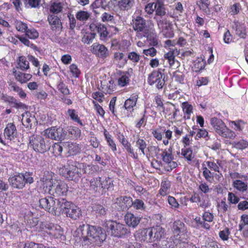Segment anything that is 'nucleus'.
<instances>
[{
	"label": "nucleus",
	"mask_w": 248,
	"mask_h": 248,
	"mask_svg": "<svg viewBox=\"0 0 248 248\" xmlns=\"http://www.w3.org/2000/svg\"><path fill=\"white\" fill-rule=\"evenodd\" d=\"M234 147L237 149L243 150L248 147V142L242 140L234 142Z\"/></svg>",
	"instance_id": "nucleus-62"
},
{
	"label": "nucleus",
	"mask_w": 248,
	"mask_h": 248,
	"mask_svg": "<svg viewBox=\"0 0 248 248\" xmlns=\"http://www.w3.org/2000/svg\"><path fill=\"white\" fill-rule=\"evenodd\" d=\"M76 241H81L83 246H100L106 240L107 234L103 228L97 226L80 225L74 233Z\"/></svg>",
	"instance_id": "nucleus-1"
},
{
	"label": "nucleus",
	"mask_w": 248,
	"mask_h": 248,
	"mask_svg": "<svg viewBox=\"0 0 248 248\" xmlns=\"http://www.w3.org/2000/svg\"><path fill=\"white\" fill-rule=\"evenodd\" d=\"M210 124L215 132L221 137L230 139L235 138V132L229 129L221 119L216 117L212 118Z\"/></svg>",
	"instance_id": "nucleus-4"
},
{
	"label": "nucleus",
	"mask_w": 248,
	"mask_h": 248,
	"mask_svg": "<svg viewBox=\"0 0 248 248\" xmlns=\"http://www.w3.org/2000/svg\"><path fill=\"white\" fill-rule=\"evenodd\" d=\"M143 37H146L147 40L149 41L151 46H156L158 44V38L155 32L148 31L147 35H145Z\"/></svg>",
	"instance_id": "nucleus-45"
},
{
	"label": "nucleus",
	"mask_w": 248,
	"mask_h": 248,
	"mask_svg": "<svg viewBox=\"0 0 248 248\" xmlns=\"http://www.w3.org/2000/svg\"><path fill=\"white\" fill-rule=\"evenodd\" d=\"M230 126L235 130L241 131L244 127V123L241 121H230Z\"/></svg>",
	"instance_id": "nucleus-52"
},
{
	"label": "nucleus",
	"mask_w": 248,
	"mask_h": 248,
	"mask_svg": "<svg viewBox=\"0 0 248 248\" xmlns=\"http://www.w3.org/2000/svg\"><path fill=\"white\" fill-rule=\"evenodd\" d=\"M10 185L14 188H23L26 184H31L33 181L32 173L26 172L24 173H17L9 178Z\"/></svg>",
	"instance_id": "nucleus-5"
},
{
	"label": "nucleus",
	"mask_w": 248,
	"mask_h": 248,
	"mask_svg": "<svg viewBox=\"0 0 248 248\" xmlns=\"http://www.w3.org/2000/svg\"><path fill=\"white\" fill-rule=\"evenodd\" d=\"M104 136L105 139L107 141V143L109 146L111 148V150L113 151H115L117 150V148L116 144L114 141V140L111 138V136L109 134V133L107 131V130L105 129L104 131Z\"/></svg>",
	"instance_id": "nucleus-48"
},
{
	"label": "nucleus",
	"mask_w": 248,
	"mask_h": 248,
	"mask_svg": "<svg viewBox=\"0 0 248 248\" xmlns=\"http://www.w3.org/2000/svg\"><path fill=\"white\" fill-rule=\"evenodd\" d=\"M206 163L208 168L211 170H213L215 171H219L218 165H220V163H219L218 160H216V162L208 161L206 162Z\"/></svg>",
	"instance_id": "nucleus-59"
},
{
	"label": "nucleus",
	"mask_w": 248,
	"mask_h": 248,
	"mask_svg": "<svg viewBox=\"0 0 248 248\" xmlns=\"http://www.w3.org/2000/svg\"><path fill=\"white\" fill-rule=\"evenodd\" d=\"M248 226V215H243L241 216L240 223L239 225V231H242L245 227Z\"/></svg>",
	"instance_id": "nucleus-61"
},
{
	"label": "nucleus",
	"mask_w": 248,
	"mask_h": 248,
	"mask_svg": "<svg viewBox=\"0 0 248 248\" xmlns=\"http://www.w3.org/2000/svg\"><path fill=\"white\" fill-rule=\"evenodd\" d=\"M105 227L108 235L117 237H127L130 234L129 230L123 224L109 220L106 223Z\"/></svg>",
	"instance_id": "nucleus-3"
},
{
	"label": "nucleus",
	"mask_w": 248,
	"mask_h": 248,
	"mask_svg": "<svg viewBox=\"0 0 248 248\" xmlns=\"http://www.w3.org/2000/svg\"><path fill=\"white\" fill-rule=\"evenodd\" d=\"M57 89L63 95H68L70 93V91L67 86L60 79L57 84Z\"/></svg>",
	"instance_id": "nucleus-50"
},
{
	"label": "nucleus",
	"mask_w": 248,
	"mask_h": 248,
	"mask_svg": "<svg viewBox=\"0 0 248 248\" xmlns=\"http://www.w3.org/2000/svg\"><path fill=\"white\" fill-rule=\"evenodd\" d=\"M194 221L196 223L195 227L197 229H200L202 228L208 230L210 228V225L209 223L203 220L202 218V219L199 217H197L194 219Z\"/></svg>",
	"instance_id": "nucleus-37"
},
{
	"label": "nucleus",
	"mask_w": 248,
	"mask_h": 248,
	"mask_svg": "<svg viewBox=\"0 0 248 248\" xmlns=\"http://www.w3.org/2000/svg\"><path fill=\"white\" fill-rule=\"evenodd\" d=\"M232 186L234 188L242 192L246 191L248 189L247 183L239 180L233 181Z\"/></svg>",
	"instance_id": "nucleus-39"
},
{
	"label": "nucleus",
	"mask_w": 248,
	"mask_h": 248,
	"mask_svg": "<svg viewBox=\"0 0 248 248\" xmlns=\"http://www.w3.org/2000/svg\"><path fill=\"white\" fill-rule=\"evenodd\" d=\"M63 148L69 155H74L80 153L81 147L79 144L76 142H64L62 143Z\"/></svg>",
	"instance_id": "nucleus-22"
},
{
	"label": "nucleus",
	"mask_w": 248,
	"mask_h": 248,
	"mask_svg": "<svg viewBox=\"0 0 248 248\" xmlns=\"http://www.w3.org/2000/svg\"><path fill=\"white\" fill-rule=\"evenodd\" d=\"M133 74V70L132 68H129L127 71L123 72L118 79V85L121 87L127 85Z\"/></svg>",
	"instance_id": "nucleus-23"
},
{
	"label": "nucleus",
	"mask_w": 248,
	"mask_h": 248,
	"mask_svg": "<svg viewBox=\"0 0 248 248\" xmlns=\"http://www.w3.org/2000/svg\"><path fill=\"white\" fill-rule=\"evenodd\" d=\"M64 198L56 199L48 196L39 199L40 207L54 216L61 215Z\"/></svg>",
	"instance_id": "nucleus-2"
},
{
	"label": "nucleus",
	"mask_w": 248,
	"mask_h": 248,
	"mask_svg": "<svg viewBox=\"0 0 248 248\" xmlns=\"http://www.w3.org/2000/svg\"><path fill=\"white\" fill-rule=\"evenodd\" d=\"M174 50H170L168 53L164 54V57L168 60L170 67H177L179 66V62L176 60L174 55Z\"/></svg>",
	"instance_id": "nucleus-30"
},
{
	"label": "nucleus",
	"mask_w": 248,
	"mask_h": 248,
	"mask_svg": "<svg viewBox=\"0 0 248 248\" xmlns=\"http://www.w3.org/2000/svg\"><path fill=\"white\" fill-rule=\"evenodd\" d=\"M63 6V4L60 2H52L49 8L50 12L54 14H59L62 11Z\"/></svg>",
	"instance_id": "nucleus-43"
},
{
	"label": "nucleus",
	"mask_w": 248,
	"mask_h": 248,
	"mask_svg": "<svg viewBox=\"0 0 248 248\" xmlns=\"http://www.w3.org/2000/svg\"><path fill=\"white\" fill-rule=\"evenodd\" d=\"M155 10L156 15L162 17L166 14L163 2L161 0H156L155 2Z\"/></svg>",
	"instance_id": "nucleus-35"
},
{
	"label": "nucleus",
	"mask_w": 248,
	"mask_h": 248,
	"mask_svg": "<svg viewBox=\"0 0 248 248\" xmlns=\"http://www.w3.org/2000/svg\"><path fill=\"white\" fill-rule=\"evenodd\" d=\"M101 187L102 190H113V181L110 177H101Z\"/></svg>",
	"instance_id": "nucleus-31"
},
{
	"label": "nucleus",
	"mask_w": 248,
	"mask_h": 248,
	"mask_svg": "<svg viewBox=\"0 0 248 248\" xmlns=\"http://www.w3.org/2000/svg\"><path fill=\"white\" fill-rule=\"evenodd\" d=\"M124 220L127 226L135 228L140 223V218L131 213H127L124 216Z\"/></svg>",
	"instance_id": "nucleus-24"
},
{
	"label": "nucleus",
	"mask_w": 248,
	"mask_h": 248,
	"mask_svg": "<svg viewBox=\"0 0 248 248\" xmlns=\"http://www.w3.org/2000/svg\"><path fill=\"white\" fill-rule=\"evenodd\" d=\"M163 132L161 131L160 128H156L153 129L152 134L153 137L157 140H161L163 138Z\"/></svg>",
	"instance_id": "nucleus-64"
},
{
	"label": "nucleus",
	"mask_w": 248,
	"mask_h": 248,
	"mask_svg": "<svg viewBox=\"0 0 248 248\" xmlns=\"http://www.w3.org/2000/svg\"><path fill=\"white\" fill-rule=\"evenodd\" d=\"M170 187V183L169 181H162L161 184L160 189L159 191V194L162 196H165L167 195L169 192Z\"/></svg>",
	"instance_id": "nucleus-41"
},
{
	"label": "nucleus",
	"mask_w": 248,
	"mask_h": 248,
	"mask_svg": "<svg viewBox=\"0 0 248 248\" xmlns=\"http://www.w3.org/2000/svg\"><path fill=\"white\" fill-rule=\"evenodd\" d=\"M133 202L132 199L130 197L121 196L116 199L113 205L118 210H124L132 206Z\"/></svg>",
	"instance_id": "nucleus-19"
},
{
	"label": "nucleus",
	"mask_w": 248,
	"mask_h": 248,
	"mask_svg": "<svg viewBox=\"0 0 248 248\" xmlns=\"http://www.w3.org/2000/svg\"><path fill=\"white\" fill-rule=\"evenodd\" d=\"M134 5L135 0H120L118 3L119 8L123 11H129Z\"/></svg>",
	"instance_id": "nucleus-29"
},
{
	"label": "nucleus",
	"mask_w": 248,
	"mask_h": 248,
	"mask_svg": "<svg viewBox=\"0 0 248 248\" xmlns=\"http://www.w3.org/2000/svg\"><path fill=\"white\" fill-rule=\"evenodd\" d=\"M167 201L170 207L173 209H176L180 206L176 199L172 196H168L167 197Z\"/></svg>",
	"instance_id": "nucleus-56"
},
{
	"label": "nucleus",
	"mask_w": 248,
	"mask_h": 248,
	"mask_svg": "<svg viewBox=\"0 0 248 248\" xmlns=\"http://www.w3.org/2000/svg\"><path fill=\"white\" fill-rule=\"evenodd\" d=\"M44 135L51 140L62 141L66 138V132L62 127H51L44 131Z\"/></svg>",
	"instance_id": "nucleus-13"
},
{
	"label": "nucleus",
	"mask_w": 248,
	"mask_h": 248,
	"mask_svg": "<svg viewBox=\"0 0 248 248\" xmlns=\"http://www.w3.org/2000/svg\"><path fill=\"white\" fill-rule=\"evenodd\" d=\"M6 102L8 103L11 107L16 108L24 109L26 108V105L18 101L16 98H15L13 96H10Z\"/></svg>",
	"instance_id": "nucleus-42"
},
{
	"label": "nucleus",
	"mask_w": 248,
	"mask_h": 248,
	"mask_svg": "<svg viewBox=\"0 0 248 248\" xmlns=\"http://www.w3.org/2000/svg\"><path fill=\"white\" fill-rule=\"evenodd\" d=\"M22 122L23 124L26 127H31V122L34 120V116H31V114L29 112H26L22 115Z\"/></svg>",
	"instance_id": "nucleus-46"
},
{
	"label": "nucleus",
	"mask_w": 248,
	"mask_h": 248,
	"mask_svg": "<svg viewBox=\"0 0 248 248\" xmlns=\"http://www.w3.org/2000/svg\"><path fill=\"white\" fill-rule=\"evenodd\" d=\"M95 27L101 37L105 38L107 36L108 33L105 25L97 23L96 24Z\"/></svg>",
	"instance_id": "nucleus-54"
},
{
	"label": "nucleus",
	"mask_w": 248,
	"mask_h": 248,
	"mask_svg": "<svg viewBox=\"0 0 248 248\" xmlns=\"http://www.w3.org/2000/svg\"><path fill=\"white\" fill-rule=\"evenodd\" d=\"M183 111L184 113L185 119H190L191 114L193 113V107L187 102H184L182 104Z\"/></svg>",
	"instance_id": "nucleus-36"
},
{
	"label": "nucleus",
	"mask_w": 248,
	"mask_h": 248,
	"mask_svg": "<svg viewBox=\"0 0 248 248\" xmlns=\"http://www.w3.org/2000/svg\"><path fill=\"white\" fill-rule=\"evenodd\" d=\"M117 139L124 148L130 144L123 134L120 132L117 133Z\"/></svg>",
	"instance_id": "nucleus-63"
},
{
	"label": "nucleus",
	"mask_w": 248,
	"mask_h": 248,
	"mask_svg": "<svg viewBox=\"0 0 248 248\" xmlns=\"http://www.w3.org/2000/svg\"><path fill=\"white\" fill-rule=\"evenodd\" d=\"M172 148L170 147L168 149L162 150L161 154L163 161L167 165L166 167V170L168 171H171L177 166L176 162L173 161V156L172 155Z\"/></svg>",
	"instance_id": "nucleus-14"
},
{
	"label": "nucleus",
	"mask_w": 248,
	"mask_h": 248,
	"mask_svg": "<svg viewBox=\"0 0 248 248\" xmlns=\"http://www.w3.org/2000/svg\"><path fill=\"white\" fill-rule=\"evenodd\" d=\"M48 191L53 196H63L68 191L67 184L61 180H53L52 185H49Z\"/></svg>",
	"instance_id": "nucleus-10"
},
{
	"label": "nucleus",
	"mask_w": 248,
	"mask_h": 248,
	"mask_svg": "<svg viewBox=\"0 0 248 248\" xmlns=\"http://www.w3.org/2000/svg\"><path fill=\"white\" fill-rule=\"evenodd\" d=\"M47 21L51 30L56 34H60L62 30V25L60 18L55 15H49Z\"/></svg>",
	"instance_id": "nucleus-17"
},
{
	"label": "nucleus",
	"mask_w": 248,
	"mask_h": 248,
	"mask_svg": "<svg viewBox=\"0 0 248 248\" xmlns=\"http://www.w3.org/2000/svg\"><path fill=\"white\" fill-rule=\"evenodd\" d=\"M66 114L70 118V119L75 122L78 123L80 125L83 126V124L78 117V112L74 109H68Z\"/></svg>",
	"instance_id": "nucleus-38"
},
{
	"label": "nucleus",
	"mask_w": 248,
	"mask_h": 248,
	"mask_svg": "<svg viewBox=\"0 0 248 248\" xmlns=\"http://www.w3.org/2000/svg\"><path fill=\"white\" fill-rule=\"evenodd\" d=\"M76 18L81 22H85L90 17V14L87 11H79L76 15Z\"/></svg>",
	"instance_id": "nucleus-49"
},
{
	"label": "nucleus",
	"mask_w": 248,
	"mask_h": 248,
	"mask_svg": "<svg viewBox=\"0 0 248 248\" xmlns=\"http://www.w3.org/2000/svg\"><path fill=\"white\" fill-rule=\"evenodd\" d=\"M22 71H26L29 67V62L25 56H20L17 62V67Z\"/></svg>",
	"instance_id": "nucleus-40"
},
{
	"label": "nucleus",
	"mask_w": 248,
	"mask_h": 248,
	"mask_svg": "<svg viewBox=\"0 0 248 248\" xmlns=\"http://www.w3.org/2000/svg\"><path fill=\"white\" fill-rule=\"evenodd\" d=\"M152 236L150 228L139 230L134 234L137 240L147 243L153 242Z\"/></svg>",
	"instance_id": "nucleus-20"
},
{
	"label": "nucleus",
	"mask_w": 248,
	"mask_h": 248,
	"mask_svg": "<svg viewBox=\"0 0 248 248\" xmlns=\"http://www.w3.org/2000/svg\"><path fill=\"white\" fill-rule=\"evenodd\" d=\"M4 136L6 139L13 140L17 136V130L14 123H9L7 124L4 130Z\"/></svg>",
	"instance_id": "nucleus-21"
},
{
	"label": "nucleus",
	"mask_w": 248,
	"mask_h": 248,
	"mask_svg": "<svg viewBox=\"0 0 248 248\" xmlns=\"http://www.w3.org/2000/svg\"><path fill=\"white\" fill-rule=\"evenodd\" d=\"M232 28L235 30L236 34L240 37L245 38L247 33L246 31V26L238 21H234L232 25Z\"/></svg>",
	"instance_id": "nucleus-27"
},
{
	"label": "nucleus",
	"mask_w": 248,
	"mask_h": 248,
	"mask_svg": "<svg viewBox=\"0 0 248 248\" xmlns=\"http://www.w3.org/2000/svg\"><path fill=\"white\" fill-rule=\"evenodd\" d=\"M29 146L34 151L40 153H44L49 150L50 145L47 140L42 136L32 135L30 137Z\"/></svg>",
	"instance_id": "nucleus-6"
},
{
	"label": "nucleus",
	"mask_w": 248,
	"mask_h": 248,
	"mask_svg": "<svg viewBox=\"0 0 248 248\" xmlns=\"http://www.w3.org/2000/svg\"><path fill=\"white\" fill-rule=\"evenodd\" d=\"M162 71L163 70L158 69L157 70H154L149 75L147 82L150 85H155L158 89H161L163 88L165 84V80L163 78Z\"/></svg>",
	"instance_id": "nucleus-11"
},
{
	"label": "nucleus",
	"mask_w": 248,
	"mask_h": 248,
	"mask_svg": "<svg viewBox=\"0 0 248 248\" xmlns=\"http://www.w3.org/2000/svg\"><path fill=\"white\" fill-rule=\"evenodd\" d=\"M16 79L21 83H24L29 81L31 78L32 75L30 74L23 73L21 72H14Z\"/></svg>",
	"instance_id": "nucleus-34"
},
{
	"label": "nucleus",
	"mask_w": 248,
	"mask_h": 248,
	"mask_svg": "<svg viewBox=\"0 0 248 248\" xmlns=\"http://www.w3.org/2000/svg\"><path fill=\"white\" fill-rule=\"evenodd\" d=\"M54 173L51 171H46L44 172V175L40 177V180L43 182L48 185H52L53 180H56L53 178Z\"/></svg>",
	"instance_id": "nucleus-44"
},
{
	"label": "nucleus",
	"mask_w": 248,
	"mask_h": 248,
	"mask_svg": "<svg viewBox=\"0 0 248 248\" xmlns=\"http://www.w3.org/2000/svg\"><path fill=\"white\" fill-rule=\"evenodd\" d=\"M173 228L174 232L178 234L179 233L184 232L186 231L184 223L179 220L174 221L173 223Z\"/></svg>",
	"instance_id": "nucleus-47"
},
{
	"label": "nucleus",
	"mask_w": 248,
	"mask_h": 248,
	"mask_svg": "<svg viewBox=\"0 0 248 248\" xmlns=\"http://www.w3.org/2000/svg\"><path fill=\"white\" fill-rule=\"evenodd\" d=\"M82 168L84 173L90 176H93L95 173L101 171L98 165H84V167H82Z\"/></svg>",
	"instance_id": "nucleus-32"
},
{
	"label": "nucleus",
	"mask_w": 248,
	"mask_h": 248,
	"mask_svg": "<svg viewBox=\"0 0 248 248\" xmlns=\"http://www.w3.org/2000/svg\"><path fill=\"white\" fill-rule=\"evenodd\" d=\"M100 181L101 177L93 178L90 180L89 189L92 193H100L102 191Z\"/></svg>",
	"instance_id": "nucleus-25"
},
{
	"label": "nucleus",
	"mask_w": 248,
	"mask_h": 248,
	"mask_svg": "<svg viewBox=\"0 0 248 248\" xmlns=\"http://www.w3.org/2000/svg\"><path fill=\"white\" fill-rule=\"evenodd\" d=\"M132 205L137 210H144L146 207L144 202L140 199L135 200L133 202Z\"/></svg>",
	"instance_id": "nucleus-58"
},
{
	"label": "nucleus",
	"mask_w": 248,
	"mask_h": 248,
	"mask_svg": "<svg viewBox=\"0 0 248 248\" xmlns=\"http://www.w3.org/2000/svg\"><path fill=\"white\" fill-rule=\"evenodd\" d=\"M103 92L105 93L111 94L113 91V84L111 81H109L107 84H102Z\"/></svg>",
	"instance_id": "nucleus-57"
},
{
	"label": "nucleus",
	"mask_w": 248,
	"mask_h": 248,
	"mask_svg": "<svg viewBox=\"0 0 248 248\" xmlns=\"http://www.w3.org/2000/svg\"><path fill=\"white\" fill-rule=\"evenodd\" d=\"M91 51L93 54L102 59L107 58L109 55L108 48L104 45L99 43H93L91 46Z\"/></svg>",
	"instance_id": "nucleus-18"
},
{
	"label": "nucleus",
	"mask_w": 248,
	"mask_h": 248,
	"mask_svg": "<svg viewBox=\"0 0 248 248\" xmlns=\"http://www.w3.org/2000/svg\"><path fill=\"white\" fill-rule=\"evenodd\" d=\"M190 201L192 202L197 203L200 207L203 209L209 207L211 205L208 196L202 193L195 192L190 197Z\"/></svg>",
	"instance_id": "nucleus-16"
},
{
	"label": "nucleus",
	"mask_w": 248,
	"mask_h": 248,
	"mask_svg": "<svg viewBox=\"0 0 248 248\" xmlns=\"http://www.w3.org/2000/svg\"><path fill=\"white\" fill-rule=\"evenodd\" d=\"M200 8L204 13L209 14L210 12L209 6L210 4L209 0H200Z\"/></svg>",
	"instance_id": "nucleus-53"
},
{
	"label": "nucleus",
	"mask_w": 248,
	"mask_h": 248,
	"mask_svg": "<svg viewBox=\"0 0 248 248\" xmlns=\"http://www.w3.org/2000/svg\"><path fill=\"white\" fill-rule=\"evenodd\" d=\"M133 27L136 31V37L139 39L142 38L147 35L148 31L150 30L149 27L146 23L145 20L141 16H133Z\"/></svg>",
	"instance_id": "nucleus-8"
},
{
	"label": "nucleus",
	"mask_w": 248,
	"mask_h": 248,
	"mask_svg": "<svg viewBox=\"0 0 248 248\" xmlns=\"http://www.w3.org/2000/svg\"><path fill=\"white\" fill-rule=\"evenodd\" d=\"M156 19L158 27L163 34L166 38H173L174 34L172 30L171 22L166 17L156 18Z\"/></svg>",
	"instance_id": "nucleus-12"
},
{
	"label": "nucleus",
	"mask_w": 248,
	"mask_h": 248,
	"mask_svg": "<svg viewBox=\"0 0 248 248\" xmlns=\"http://www.w3.org/2000/svg\"><path fill=\"white\" fill-rule=\"evenodd\" d=\"M135 146L137 147L138 149L141 152L143 155H145L148 158L149 155H148L145 151V149L147 148V144L143 139L138 137L136 141Z\"/></svg>",
	"instance_id": "nucleus-33"
},
{
	"label": "nucleus",
	"mask_w": 248,
	"mask_h": 248,
	"mask_svg": "<svg viewBox=\"0 0 248 248\" xmlns=\"http://www.w3.org/2000/svg\"><path fill=\"white\" fill-rule=\"evenodd\" d=\"M84 167V164L74 161L69 166V168H64L62 170L63 176L69 180L78 181L81 176V169Z\"/></svg>",
	"instance_id": "nucleus-7"
},
{
	"label": "nucleus",
	"mask_w": 248,
	"mask_h": 248,
	"mask_svg": "<svg viewBox=\"0 0 248 248\" xmlns=\"http://www.w3.org/2000/svg\"><path fill=\"white\" fill-rule=\"evenodd\" d=\"M61 213L65 214L68 217L76 220L81 216V210L75 204L64 199Z\"/></svg>",
	"instance_id": "nucleus-9"
},
{
	"label": "nucleus",
	"mask_w": 248,
	"mask_h": 248,
	"mask_svg": "<svg viewBox=\"0 0 248 248\" xmlns=\"http://www.w3.org/2000/svg\"><path fill=\"white\" fill-rule=\"evenodd\" d=\"M241 9V5L239 3H235L231 6L230 13L231 15L235 16L238 15L240 13Z\"/></svg>",
	"instance_id": "nucleus-55"
},
{
	"label": "nucleus",
	"mask_w": 248,
	"mask_h": 248,
	"mask_svg": "<svg viewBox=\"0 0 248 248\" xmlns=\"http://www.w3.org/2000/svg\"><path fill=\"white\" fill-rule=\"evenodd\" d=\"M26 35L30 39H34L38 37L39 34L37 31L33 29H27L26 32Z\"/></svg>",
	"instance_id": "nucleus-60"
},
{
	"label": "nucleus",
	"mask_w": 248,
	"mask_h": 248,
	"mask_svg": "<svg viewBox=\"0 0 248 248\" xmlns=\"http://www.w3.org/2000/svg\"><path fill=\"white\" fill-rule=\"evenodd\" d=\"M153 242L160 240L164 235L165 230L160 226H156L150 228Z\"/></svg>",
	"instance_id": "nucleus-26"
},
{
	"label": "nucleus",
	"mask_w": 248,
	"mask_h": 248,
	"mask_svg": "<svg viewBox=\"0 0 248 248\" xmlns=\"http://www.w3.org/2000/svg\"><path fill=\"white\" fill-rule=\"evenodd\" d=\"M138 98V95L136 93L131 95L130 97L125 101L124 105V108L130 111L133 110V108L136 106Z\"/></svg>",
	"instance_id": "nucleus-28"
},
{
	"label": "nucleus",
	"mask_w": 248,
	"mask_h": 248,
	"mask_svg": "<svg viewBox=\"0 0 248 248\" xmlns=\"http://www.w3.org/2000/svg\"><path fill=\"white\" fill-rule=\"evenodd\" d=\"M181 154L188 161H191L194 158L192 150L189 147L184 148L181 150Z\"/></svg>",
	"instance_id": "nucleus-51"
},
{
	"label": "nucleus",
	"mask_w": 248,
	"mask_h": 248,
	"mask_svg": "<svg viewBox=\"0 0 248 248\" xmlns=\"http://www.w3.org/2000/svg\"><path fill=\"white\" fill-rule=\"evenodd\" d=\"M42 228L45 229L48 234L55 238H61L63 234V231L61 227L57 224L44 222L42 224Z\"/></svg>",
	"instance_id": "nucleus-15"
}]
</instances>
